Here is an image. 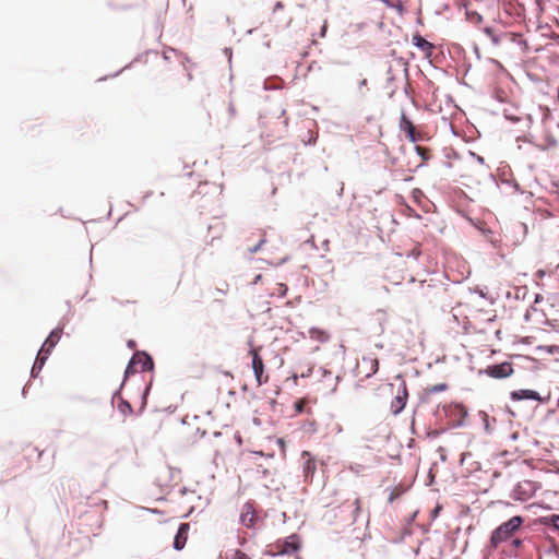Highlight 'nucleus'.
<instances>
[{"label": "nucleus", "instance_id": "obj_1", "mask_svg": "<svg viewBox=\"0 0 559 559\" xmlns=\"http://www.w3.org/2000/svg\"><path fill=\"white\" fill-rule=\"evenodd\" d=\"M524 523V518L514 515L507 522L501 523L495 528L490 536V546L497 548L501 543L509 540Z\"/></svg>", "mask_w": 559, "mask_h": 559}, {"label": "nucleus", "instance_id": "obj_2", "mask_svg": "<svg viewBox=\"0 0 559 559\" xmlns=\"http://www.w3.org/2000/svg\"><path fill=\"white\" fill-rule=\"evenodd\" d=\"M539 488L540 485L538 483L524 479L514 486L511 497L515 501L525 502L533 498Z\"/></svg>", "mask_w": 559, "mask_h": 559}, {"label": "nucleus", "instance_id": "obj_3", "mask_svg": "<svg viewBox=\"0 0 559 559\" xmlns=\"http://www.w3.org/2000/svg\"><path fill=\"white\" fill-rule=\"evenodd\" d=\"M153 360L145 353H136L130 360L126 369V376H130L138 371H148L153 369Z\"/></svg>", "mask_w": 559, "mask_h": 559}, {"label": "nucleus", "instance_id": "obj_4", "mask_svg": "<svg viewBox=\"0 0 559 559\" xmlns=\"http://www.w3.org/2000/svg\"><path fill=\"white\" fill-rule=\"evenodd\" d=\"M249 354L252 357V369L257 383L258 385H262L269 381V376L264 373V362L262 357L259 355V348L252 347L249 350Z\"/></svg>", "mask_w": 559, "mask_h": 559}, {"label": "nucleus", "instance_id": "obj_5", "mask_svg": "<svg viewBox=\"0 0 559 559\" xmlns=\"http://www.w3.org/2000/svg\"><path fill=\"white\" fill-rule=\"evenodd\" d=\"M480 373L495 379H504L513 373V367L511 362L503 361L498 365L488 366L486 369L480 370Z\"/></svg>", "mask_w": 559, "mask_h": 559}, {"label": "nucleus", "instance_id": "obj_6", "mask_svg": "<svg viewBox=\"0 0 559 559\" xmlns=\"http://www.w3.org/2000/svg\"><path fill=\"white\" fill-rule=\"evenodd\" d=\"M278 554L292 555L299 550L300 544L299 538L296 535H292L283 540H277L275 545Z\"/></svg>", "mask_w": 559, "mask_h": 559}, {"label": "nucleus", "instance_id": "obj_7", "mask_svg": "<svg viewBox=\"0 0 559 559\" xmlns=\"http://www.w3.org/2000/svg\"><path fill=\"white\" fill-rule=\"evenodd\" d=\"M400 129L406 134L407 139L412 142L423 140L421 133L416 130L413 122L407 118V116L404 112H402L401 115Z\"/></svg>", "mask_w": 559, "mask_h": 559}, {"label": "nucleus", "instance_id": "obj_8", "mask_svg": "<svg viewBox=\"0 0 559 559\" xmlns=\"http://www.w3.org/2000/svg\"><path fill=\"white\" fill-rule=\"evenodd\" d=\"M408 397V391L405 382H402L401 386L397 390L396 396L391 402V411L394 415L400 414L406 405V401Z\"/></svg>", "mask_w": 559, "mask_h": 559}, {"label": "nucleus", "instance_id": "obj_9", "mask_svg": "<svg viewBox=\"0 0 559 559\" xmlns=\"http://www.w3.org/2000/svg\"><path fill=\"white\" fill-rule=\"evenodd\" d=\"M240 522L246 527H254L258 522V515L252 503L247 502L243 504L240 513Z\"/></svg>", "mask_w": 559, "mask_h": 559}, {"label": "nucleus", "instance_id": "obj_10", "mask_svg": "<svg viewBox=\"0 0 559 559\" xmlns=\"http://www.w3.org/2000/svg\"><path fill=\"white\" fill-rule=\"evenodd\" d=\"M55 345L48 344L47 341L44 342L40 350L37 354L36 360L34 362L32 373L35 376V372H39L43 366L45 365L48 356L50 355L51 350L53 349Z\"/></svg>", "mask_w": 559, "mask_h": 559}, {"label": "nucleus", "instance_id": "obj_11", "mask_svg": "<svg viewBox=\"0 0 559 559\" xmlns=\"http://www.w3.org/2000/svg\"><path fill=\"white\" fill-rule=\"evenodd\" d=\"M322 390L326 393L335 392L338 383V377L333 374L330 370L322 369V379L320 380Z\"/></svg>", "mask_w": 559, "mask_h": 559}, {"label": "nucleus", "instance_id": "obj_12", "mask_svg": "<svg viewBox=\"0 0 559 559\" xmlns=\"http://www.w3.org/2000/svg\"><path fill=\"white\" fill-rule=\"evenodd\" d=\"M190 525L188 523H181L174 539V547L177 550H181L188 539V533Z\"/></svg>", "mask_w": 559, "mask_h": 559}, {"label": "nucleus", "instance_id": "obj_13", "mask_svg": "<svg viewBox=\"0 0 559 559\" xmlns=\"http://www.w3.org/2000/svg\"><path fill=\"white\" fill-rule=\"evenodd\" d=\"M413 44L418 47L426 57H430L433 50V45L421 37L419 34L413 36Z\"/></svg>", "mask_w": 559, "mask_h": 559}, {"label": "nucleus", "instance_id": "obj_14", "mask_svg": "<svg viewBox=\"0 0 559 559\" xmlns=\"http://www.w3.org/2000/svg\"><path fill=\"white\" fill-rule=\"evenodd\" d=\"M512 400L521 401V400H534L540 401V396L536 391L533 390H519L511 393Z\"/></svg>", "mask_w": 559, "mask_h": 559}, {"label": "nucleus", "instance_id": "obj_15", "mask_svg": "<svg viewBox=\"0 0 559 559\" xmlns=\"http://www.w3.org/2000/svg\"><path fill=\"white\" fill-rule=\"evenodd\" d=\"M304 459V473L306 476L313 475L316 472V460L311 456L308 451L301 453Z\"/></svg>", "mask_w": 559, "mask_h": 559}, {"label": "nucleus", "instance_id": "obj_16", "mask_svg": "<svg viewBox=\"0 0 559 559\" xmlns=\"http://www.w3.org/2000/svg\"><path fill=\"white\" fill-rule=\"evenodd\" d=\"M361 364L367 367L366 377L374 374L379 369V361L373 357H364Z\"/></svg>", "mask_w": 559, "mask_h": 559}, {"label": "nucleus", "instance_id": "obj_17", "mask_svg": "<svg viewBox=\"0 0 559 559\" xmlns=\"http://www.w3.org/2000/svg\"><path fill=\"white\" fill-rule=\"evenodd\" d=\"M540 523L547 526H551L555 531L559 533V514H550L548 516H543L540 519Z\"/></svg>", "mask_w": 559, "mask_h": 559}, {"label": "nucleus", "instance_id": "obj_18", "mask_svg": "<svg viewBox=\"0 0 559 559\" xmlns=\"http://www.w3.org/2000/svg\"><path fill=\"white\" fill-rule=\"evenodd\" d=\"M61 334L62 328H57L50 332L46 341L48 342V344L56 346L61 338Z\"/></svg>", "mask_w": 559, "mask_h": 559}, {"label": "nucleus", "instance_id": "obj_19", "mask_svg": "<svg viewBox=\"0 0 559 559\" xmlns=\"http://www.w3.org/2000/svg\"><path fill=\"white\" fill-rule=\"evenodd\" d=\"M224 559H251L247 554L241 550H233L229 554H226Z\"/></svg>", "mask_w": 559, "mask_h": 559}, {"label": "nucleus", "instance_id": "obj_20", "mask_svg": "<svg viewBox=\"0 0 559 559\" xmlns=\"http://www.w3.org/2000/svg\"><path fill=\"white\" fill-rule=\"evenodd\" d=\"M415 151L421 157L423 162H426L430 158V151L427 147L416 145Z\"/></svg>", "mask_w": 559, "mask_h": 559}, {"label": "nucleus", "instance_id": "obj_21", "mask_svg": "<svg viewBox=\"0 0 559 559\" xmlns=\"http://www.w3.org/2000/svg\"><path fill=\"white\" fill-rule=\"evenodd\" d=\"M447 389H448V385L445 383H439V384H436V385H432V386L428 388L427 392L429 394H435V393L442 392V391H444Z\"/></svg>", "mask_w": 559, "mask_h": 559}, {"label": "nucleus", "instance_id": "obj_22", "mask_svg": "<svg viewBox=\"0 0 559 559\" xmlns=\"http://www.w3.org/2000/svg\"><path fill=\"white\" fill-rule=\"evenodd\" d=\"M484 32L492 40L495 45H498L500 43L499 37L495 34L491 27H485Z\"/></svg>", "mask_w": 559, "mask_h": 559}, {"label": "nucleus", "instance_id": "obj_23", "mask_svg": "<svg viewBox=\"0 0 559 559\" xmlns=\"http://www.w3.org/2000/svg\"><path fill=\"white\" fill-rule=\"evenodd\" d=\"M118 408L123 415L132 413V407L127 401H121L118 405Z\"/></svg>", "mask_w": 559, "mask_h": 559}, {"label": "nucleus", "instance_id": "obj_24", "mask_svg": "<svg viewBox=\"0 0 559 559\" xmlns=\"http://www.w3.org/2000/svg\"><path fill=\"white\" fill-rule=\"evenodd\" d=\"M404 490L400 487H395L392 489V491L389 495V502H393L395 499H397Z\"/></svg>", "mask_w": 559, "mask_h": 559}, {"label": "nucleus", "instance_id": "obj_25", "mask_svg": "<svg viewBox=\"0 0 559 559\" xmlns=\"http://www.w3.org/2000/svg\"><path fill=\"white\" fill-rule=\"evenodd\" d=\"M307 402L306 400H299L295 403V411L297 414H300L304 412L305 409V406H306Z\"/></svg>", "mask_w": 559, "mask_h": 559}, {"label": "nucleus", "instance_id": "obj_26", "mask_svg": "<svg viewBox=\"0 0 559 559\" xmlns=\"http://www.w3.org/2000/svg\"><path fill=\"white\" fill-rule=\"evenodd\" d=\"M360 499L359 498H356L355 501H354V506H355V515H358V513L360 512Z\"/></svg>", "mask_w": 559, "mask_h": 559}, {"label": "nucleus", "instance_id": "obj_27", "mask_svg": "<svg viewBox=\"0 0 559 559\" xmlns=\"http://www.w3.org/2000/svg\"><path fill=\"white\" fill-rule=\"evenodd\" d=\"M263 242H264V239H261V240L258 242V245H257V246H254L253 248H250V249H249V251H250L251 253L257 252V251L261 248V246L263 245Z\"/></svg>", "mask_w": 559, "mask_h": 559}, {"label": "nucleus", "instance_id": "obj_28", "mask_svg": "<svg viewBox=\"0 0 559 559\" xmlns=\"http://www.w3.org/2000/svg\"><path fill=\"white\" fill-rule=\"evenodd\" d=\"M512 544L514 547L519 548L522 546V540L519 538H515V539H513Z\"/></svg>", "mask_w": 559, "mask_h": 559}, {"label": "nucleus", "instance_id": "obj_29", "mask_svg": "<svg viewBox=\"0 0 559 559\" xmlns=\"http://www.w3.org/2000/svg\"><path fill=\"white\" fill-rule=\"evenodd\" d=\"M283 8H284L283 3L278 1L274 5V11L282 10Z\"/></svg>", "mask_w": 559, "mask_h": 559}, {"label": "nucleus", "instance_id": "obj_30", "mask_svg": "<svg viewBox=\"0 0 559 559\" xmlns=\"http://www.w3.org/2000/svg\"><path fill=\"white\" fill-rule=\"evenodd\" d=\"M261 278V275H257L255 278H254V283H257L259 280Z\"/></svg>", "mask_w": 559, "mask_h": 559}]
</instances>
